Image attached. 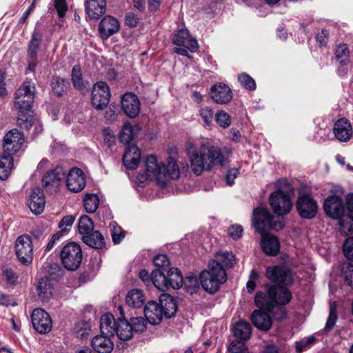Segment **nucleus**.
I'll list each match as a JSON object with an SVG mask.
<instances>
[{
    "label": "nucleus",
    "instance_id": "nucleus-1",
    "mask_svg": "<svg viewBox=\"0 0 353 353\" xmlns=\"http://www.w3.org/2000/svg\"><path fill=\"white\" fill-rule=\"evenodd\" d=\"M34 93V84L31 81L23 82L16 92L14 104L17 110V125L21 128L29 130L32 125Z\"/></svg>",
    "mask_w": 353,
    "mask_h": 353
},
{
    "label": "nucleus",
    "instance_id": "nucleus-2",
    "mask_svg": "<svg viewBox=\"0 0 353 353\" xmlns=\"http://www.w3.org/2000/svg\"><path fill=\"white\" fill-rule=\"evenodd\" d=\"M286 285L267 283L263 290L258 291L254 296V303L259 308L273 312L276 306H285L292 299V294Z\"/></svg>",
    "mask_w": 353,
    "mask_h": 353
},
{
    "label": "nucleus",
    "instance_id": "nucleus-3",
    "mask_svg": "<svg viewBox=\"0 0 353 353\" xmlns=\"http://www.w3.org/2000/svg\"><path fill=\"white\" fill-rule=\"evenodd\" d=\"M189 159L192 172L199 176L216 165H223L225 157L220 148L206 143L202 144L198 151L189 152Z\"/></svg>",
    "mask_w": 353,
    "mask_h": 353
},
{
    "label": "nucleus",
    "instance_id": "nucleus-4",
    "mask_svg": "<svg viewBox=\"0 0 353 353\" xmlns=\"http://www.w3.org/2000/svg\"><path fill=\"white\" fill-rule=\"evenodd\" d=\"M199 280L203 290L210 294L216 292L220 286L226 282L227 274L221 264L216 260L209 263L208 270L200 273Z\"/></svg>",
    "mask_w": 353,
    "mask_h": 353
},
{
    "label": "nucleus",
    "instance_id": "nucleus-5",
    "mask_svg": "<svg viewBox=\"0 0 353 353\" xmlns=\"http://www.w3.org/2000/svg\"><path fill=\"white\" fill-rule=\"evenodd\" d=\"M252 225L256 231L263 235L270 230H280L284 227L283 217L275 216L265 208H256L253 211Z\"/></svg>",
    "mask_w": 353,
    "mask_h": 353
},
{
    "label": "nucleus",
    "instance_id": "nucleus-6",
    "mask_svg": "<svg viewBox=\"0 0 353 353\" xmlns=\"http://www.w3.org/2000/svg\"><path fill=\"white\" fill-rule=\"evenodd\" d=\"M152 283L157 288L165 292L170 288L174 290L181 288L183 278L181 272L176 268H170L165 272L154 270L152 272Z\"/></svg>",
    "mask_w": 353,
    "mask_h": 353
},
{
    "label": "nucleus",
    "instance_id": "nucleus-7",
    "mask_svg": "<svg viewBox=\"0 0 353 353\" xmlns=\"http://www.w3.org/2000/svg\"><path fill=\"white\" fill-rule=\"evenodd\" d=\"M145 170L137 176V179L143 183L147 179L155 180L160 185H165V165L158 162L154 155H150L147 157L145 162Z\"/></svg>",
    "mask_w": 353,
    "mask_h": 353
},
{
    "label": "nucleus",
    "instance_id": "nucleus-8",
    "mask_svg": "<svg viewBox=\"0 0 353 353\" xmlns=\"http://www.w3.org/2000/svg\"><path fill=\"white\" fill-rule=\"evenodd\" d=\"M60 258L63 267L69 271H75L82 262L83 253L79 244L70 242L60 252Z\"/></svg>",
    "mask_w": 353,
    "mask_h": 353
},
{
    "label": "nucleus",
    "instance_id": "nucleus-9",
    "mask_svg": "<svg viewBox=\"0 0 353 353\" xmlns=\"http://www.w3.org/2000/svg\"><path fill=\"white\" fill-rule=\"evenodd\" d=\"M325 213L333 219L339 221L340 230L344 231L347 228L345 207L343 199L339 196H330L324 201Z\"/></svg>",
    "mask_w": 353,
    "mask_h": 353
},
{
    "label": "nucleus",
    "instance_id": "nucleus-10",
    "mask_svg": "<svg viewBox=\"0 0 353 353\" xmlns=\"http://www.w3.org/2000/svg\"><path fill=\"white\" fill-rule=\"evenodd\" d=\"M173 43L177 46L174 52L183 56H187L188 51L194 52L199 48L196 39L190 35L187 29L178 31L173 38Z\"/></svg>",
    "mask_w": 353,
    "mask_h": 353
},
{
    "label": "nucleus",
    "instance_id": "nucleus-11",
    "mask_svg": "<svg viewBox=\"0 0 353 353\" xmlns=\"http://www.w3.org/2000/svg\"><path fill=\"white\" fill-rule=\"evenodd\" d=\"M66 174V170L60 166L46 172L42 178L43 188L48 193L54 194L57 192L61 182L65 179Z\"/></svg>",
    "mask_w": 353,
    "mask_h": 353
},
{
    "label": "nucleus",
    "instance_id": "nucleus-12",
    "mask_svg": "<svg viewBox=\"0 0 353 353\" xmlns=\"http://www.w3.org/2000/svg\"><path fill=\"white\" fill-rule=\"evenodd\" d=\"M15 252L20 263L30 265L33 260V245L30 237L23 234L17 238L15 242Z\"/></svg>",
    "mask_w": 353,
    "mask_h": 353
},
{
    "label": "nucleus",
    "instance_id": "nucleus-13",
    "mask_svg": "<svg viewBox=\"0 0 353 353\" xmlns=\"http://www.w3.org/2000/svg\"><path fill=\"white\" fill-rule=\"evenodd\" d=\"M270 204L277 214L276 216L282 217L283 215L288 214L292 208L291 199L283 191L278 190L272 192L270 196Z\"/></svg>",
    "mask_w": 353,
    "mask_h": 353
},
{
    "label": "nucleus",
    "instance_id": "nucleus-14",
    "mask_svg": "<svg viewBox=\"0 0 353 353\" xmlns=\"http://www.w3.org/2000/svg\"><path fill=\"white\" fill-rule=\"evenodd\" d=\"M111 94L108 84L103 81L94 84L92 94L91 103L92 106L98 110H103L110 101Z\"/></svg>",
    "mask_w": 353,
    "mask_h": 353
},
{
    "label": "nucleus",
    "instance_id": "nucleus-15",
    "mask_svg": "<svg viewBox=\"0 0 353 353\" xmlns=\"http://www.w3.org/2000/svg\"><path fill=\"white\" fill-rule=\"evenodd\" d=\"M296 208L301 218L312 219L317 213L318 205L316 201L311 196L302 194L297 199Z\"/></svg>",
    "mask_w": 353,
    "mask_h": 353
},
{
    "label": "nucleus",
    "instance_id": "nucleus-16",
    "mask_svg": "<svg viewBox=\"0 0 353 353\" xmlns=\"http://www.w3.org/2000/svg\"><path fill=\"white\" fill-rule=\"evenodd\" d=\"M265 275L270 281L274 283L273 284L291 285L293 282L291 272L285 267L268 266L266 268Z\"/></svg>",
    "mask_w": 353,
    "mask_h": 353
},
{
    "label": "nucleus",
    "instance_id": "nucleus-17",
    "mask_svg": "<svg viewBox=\"0 0 353 353\" xmlns=\"http://www.w3.org/2000/svg\"><path fill=\"white\" fill-rule=\"evenodd\" d=\"M23 134L17 129H12L6 134L3 141V151L13 155L19 152L23 143Z\"/></svg>",
    "mask_w": 353,
    "mask_h": 353
},
{
    "label": "nucleus",
    "instance_id": "nucleus-18",
    "mask_svg": "<svg viewBox=\"0 0 353 353\" xmlns=\"http://www.w3.org/2000/svg\"><path fill=\"white\" fill-rule=\"evenodd\" d=\"M31 318L32 325L39 333L46 334L51 330L52 320L49 314L43 309H34Z\"/></svg>",
    "mask_w": 353,
    "mask_h": 353
},
{
    "label": "nucleus",
    "instance_id": "nucleus-19",
    "mask_svg": "<svg viewBox=\"0 0 353 353\" xmlns=\"http://www.w3.org/2000/svg\"><path fill=\"white\" fill-rule=\"evenodd\" d=\"M120 29L118 19L111 15L105 16L98 26V31L102 40H107Z\"/></svg>",
    "mask_w": 353,
    "mask_h": 353
},
{
    "label": "nucleus",
    "instance_id": "nucleus-20",
    "mask_svg": "<svg viewBox=\"0 0 353 353\" xmlns=\"http://www.w3.org/2000/svg\"><path fill=\"white\" fill-rule=\"evenodd\" d=\"M66 185L74 192L81 191L85 186V179L83 172L77 168H72L66 174Z\"/></svg>",
    "mask_w": 353,
    "mask_h": 353
},
{
    "label": "nucleus",
    "instance_id": "nucleus-21",
    "mask_svg": "<svg viewBox=\"0 0 353 353\" xmlns=\"http://www.w3.org/2000/svg\"><path fill=\"white\" fill-rule=\"evenodd\" d=\"M121 108L130 118H135L140 112V102L137 95L127 92L122 96Z\"/></svg>",
    "mask_w": 353,
    "mask_h": 353
},
{
    "label": "nucleus",
    "instance_id": "nucleus-22",
    "mask_svg": "<svg viewBox=\"0 0 353 353\" xmlns=\"http://www.w3.org/2000/svg\"><path fill=\"white\" fill-rule=\"evenodd\" d=\"M271 312L261 308L254 310L251 315L252 323L260 330H269L272 325V319L270 316Z\"/></svg>",
    "mask_w": 353,
    "mask_h": 353
},
{
    "label": "nucleus",
    "instance_id": "nucleus-23",
    "mask_svg": "<svg viewBox=\"0 0 353 353\" xmlns=\"http://www.w3.org/2000/svg\"><path fill=\"white\" fill-rule=\"evenodd\" d=\"M28 205L30 210L35 214H40L43 212L46 200L43 191L41 188L32 189Z\"/></svg>",
    "mask_w": 353,
    "mask_h": 353
},
{
    "label": "nucleus",
    "instance_id": "nucleus-24",
    "mask_svg": "<svg viewBox=\"0 0 353 353\" xmlns=\"http://www.w3.org/2000/svg\"><path fill=\"white\" fill-rule=\"evenodd\" d=\"M210 96L215 103L220 104L227 103L232 99V93L230 87L221 83L212 87Z\"/></svg>",
    "mask_w": 353,
    "mask_h": 353
},
{
    "label": "nucleus",
    "instance_id": "nucleus-25",
    "mask_svg": "<svg viewBox=\"0 0 353 353\" xmlns=\"http://www.w3.org/2000/svg\"><path fill=\"white\" fill-rule=\"evenodd\" d=\"M85 11L90 19H99L106 11V0H85Z\"/></svg>",
    "mask_w": 353,
    "mask_h": 353
},
{
    "label": "nucleus",
    "instance_id": "nucleus-26",
    "mask_svg": "<svg viewBox=\"0 0 353 353\" xmlns=\"http://www.w3.org/2000/svg\"><path fill=\"white\" fill-rule=\"evenodd\" d=\"M144 315L150 323L152 325L160 323L163 314L159 303L154 301L148 302L144 307Z\"/></svg>",
    "mask_w": 353,
    "mask_h": 353
},
{
    "label": "nucleus",
    "instance_id": "nucleus-27",
    "mask_svg": "<svg viewBox=\"0 0 353 353\" xmlns=\"http://www.w3.org/2000/svg\"><path fill=\"white\" fill-rule=\"evenodd\" d=\"M334 133L336 138L341 142L350 140L352 129L349 121L345 118L339 119L334 124Z\"/></svg>",
    "mask_w": 353,
    "mask_h": 353
},
{
    "label": "nucleus",
    "instance_id": "nucleus-28",
    "mask_svg": "<svg viewBox=\"0 0 353 353\" xmlns=\"http://www.w3.org/2000/svg\"><path fill=\"white\" fill-rule=\"evenodd\" d=\"M110 336L103 334L97 335L92 340V347L98 353H111L114 348V343Z\"/></svg>",
    "mask_w": 353,
    "mask_h": 353
},
{
    "label": "nucleus",
    "instance_id": "nucleus-29",
    "mask_svg": "<svg viewBox=\"0 0 353 353\" xmlns=\"http://www.w3.org/2000/svg\"><path fill=\"white\" fill-rule=\"evenodd\" d=\"M141 159V151L137 145H129L123 157L124 165L129 170L136 169Z\"/></svg>",
    "mask_w": 353,
    "mask_h": 353
},
{
    "label": "nucleus",
    "instance_id": "nucleus-30",
    "mask_svg": "<svg viewBox=\"0 0 353 353\" xmlns=\"http://www.w3.org/2000/svg\"><path fill=\"white\" fill-rule=\"evenodd\" d=\"M159 304L165 317L171 318L175 315L177 304L172 296L168 294H161L159 297Z\"/></svg>",
    "mask_w": 353,
    "mask_h": 353
},
{
    "label": "nucleus",
    "instance_id": "nucleus-31",
    "mask_svg": "<svg viewBox=\"0 0 353 353\" xmlns=\"http://www.w3.org/2000/svg\"><path fill=\"white\" fill-rule=\"evenodd\" d=\"M262 236L261 247L263 252L269 256H276L280 250V242L279 239L273 235Z\"/></svg>",
    "mask_w": 353,
    "mask_h": 353
},
{
    "label": "nucleus",
    "instance_id": "nucleus-32",
    "mask_svg": "<svg viewBox=\"0 0 353 353\" xmlns=\"http://www.w3.org/2000/svg\"><path fill=\"white\" fill-rule=\"evenodd\" d=\"M116 327H117V321H115L112 314H105L101 317L100 330L101 334L114 336L116 332Z\"/></svg>",
    "mask_w": 353,
    "mask_h": 353
},
{
    "label": "nucleus",
    "instance_id": "nucleus-33",
    "mask_svg": "<svg viewBox=\"0 0 353 353\" xmlns=\"http://www.w3.org/2000/svg\"><path fill=\"white\" fill-rule=\"evenodd\" d=\"M115 334L121 341H128L133 335L132 327L124 316H119L117 319Z\"/></svg>",
    "mask_w": 353,
    "mask_h": 353
},
{
    "label": "nucleus",
    "instance_id": "nucleus-34",
    "mask_svg": "<svg viewBox=\"0 0 353 353\" xmlns=\"http://www.w3.org/2000/svg\"><path fill=\"white\" fill-rule=\"evenodd\" d=\"M37 292L40 299L43 302L48 301L52 297L54 285L48 277H42L37 285Z\"/></svg>",
    "mask_w": 353,
    "mask_h": 353
},
{
    "label": "nucleus",
    "instance_id": "nucleus-35",
    "mask_svg": "<svg viewBox=\"0 0 353 353\" xmlns=\"http://www.w3.org/2000/svg\"><path fill=\"white\" fill-rule=\"evenodd\" d=\"M43 270L50 281H58L64 275L65 271L57 263L47 262L43 264Z\"/></svg>",
    "mask_w": 353,
    "mask_h": 353
},
{
    "label": "nucleus",
    "instance_id": "nucleus-36",
    "mask_svg": "<svg viewBox=\"0 0 353 353\" xmlns=\"http://www.w3.org/2000/svg\"><path fill=\"white\" fill-rule=\"evenodd\" d=\"M252 327L249 323L239 321L233 327V333L236 338L239 339V341L243 343L250 339L251 336Z\"/></svg>",
    "mask_w": 353,
    "mask_h": 353
},
{
    "label": "nucleus",
    "instance_id": "nucleus-37",
    "mask_svg": "<svg viewBox=\"0 0 353 353\" xmlns=\"http://www.w3.org/2000/svg\"><path fill=\"white\" fill-rule=\"evenodd\" d=\"M145 296L143 292L139 289H133L128 292L126 295L125 301L130 306L135 308H139L145 303Z\"/></svg>",
    "mask_w": 353,
    "mask_h": 353
},
{
    "label": "nucleus",
    "instance_id": "nucleus-38",
    "mask_svg": "<svg viewBox=\"0 0 353 353\" xmlns=\"http://www.w3.org/2000/svg\"><path fill=\"white\" fill-rule=\"evenodd\" d=\"M13 157L10 154L0 156V179L5 180L10 175L13 167Z\"/></svg>",
    "mask_w": 353,
    "mask_h": 353
},
{
    "label": "nucleus",
    "instance_id": "nucleus-39",
    "mask_svg": "<svg viewBox=\"0 0 353 353\" xmlns=\"http://www.w3.org/2000/svg\"><path fill=\"white\" fill-rule=\"evenodd\" d=\"M82 241L84 243L94 249H101L105 244L103 236L99 231H94L84 235Z\"/></svg>",
    "mask_w": 353,
    "mask_h": 353
},
{
    "label": "nucleus",
    "instance_id": "nucleus-40",
    "mask_svg": "<svg viewBox=\"0 0 353 353\" xmlns=\"http://www.w3.org/2000/svg\"><path fill=\"white\" fill-rule=\"evenodd\" d=\"M350 51L346 43H340L337 45L334 50V57L342 65H347L350 64Z\"/></svg>",
    "mask_w": 353,
    "mask_h": 353
},
{
    "label": "nucleus",
    "instance_id": "nucleus-41",
    "mask_svg": "<svg viewBox=\"0 0 353 353\" xmlns=\"http://www.w3.org/2000/svg\"><path fill=\"white\" fill-rule=\"evenodd\" d=\"M168 163L165 166V184L169 179H178L180 176V170L174 157H169L168 159Z\"/></svg>",
    "mask_w": 353,
    "mask_h": 353
},
{
    "label": "nucleus",
    "instance_id": "nucleus-42",
    "mask_svg": "<svg viewBox=\"0 0 353 353\" xmlns=\"http://www.w3.org/2000/svg\"><path fill=\"white\" fill-rule=\"evenodd\" d=\"M41 42V36L38 32H34L28 45V58H36Z\"/></svg>",
    "mask_w": 353,
    "mask_h": 353
},
{
    "label": "nucleus",
    "instance_id": "nucleus-43",
    "mask_svg": "<svg viewBox=\"0 0 353 353\" xmlns=\"http://www.w3.org/2000/svg\"><path fill=\"white\" fill-rule=\"evenodd\" d=\"M78 229L81 234L85 235L94 232V223L92 220L87 215L81 216L79 220Z\"/></svg>",
    "mask_w": 353,
    "mask_h": 353
},
{
    "label": "nucleus",
    "instance_id": "nucleus-44",
    "mask_svg": "<svg viewBox=\"0 0 353 353\" xmlns=\"http://www.w3.org/2000/svg\"><path fill=\"white\" fill-rule=\"evenodd\" d=\"M347 230L350 231L353 225V194H347L345 203Z\"/></svg>",
    "mask_w": 353,
    "mask_h": 353
},
{
    "label": "nucleus",
    "instance_id": "nucleus-45",
    "mask_svg": "<svg viewBox=\"0 0 353 353\" xmlns=\"http://www.w3.org/2000/svg\"><path fill=\"white\" fill-rule=\"evenodd\" d=\"M84 207L87 212H94L99 205V199L97 194H88L83 200Z\"/></svg>",
    "mask_w": 353,
    "mask_h": 353
},
{
    "label": "nucleus",
    "instance_id": "nucleus-46",
    "mask_svg": "<svg viewBox=\"0 0 353 353\" xmlns=\"http://www.w3.org/2000/svg\"><path fill=\"white\" fill-rule=\"evenodd\" d=\"M134 137L133 128L129 122H125L119 134V139L123 143H129Z\"/></svg>",
    "mask_w": 353,
    "mask_h": 353
},
{
    "label": "nucleus",
    "instance_id": "nucleus-47",
    "mask_svg": "<svg viewBox=\"0 0 353 353\" xmlns=\"http://www.w3.org/2000/svg\"><path fill=\"white\" fill-rule=\"evenodd\" d=\"M71 76L73 85L76 88L82 90L85 87V83L82 79L81 72L79 65H74L73 67Z\"/></svg>",
    "mask_w": 353,
    "mask_h": 353
},
{
    "label": "nucleus",
    "instance_id": "nucleus-48",
    "mask_svg": "<svg viewBox=\"0 0 353 353\" xmlns=\"http://www.w3.org/2000/svg\"><path fill=\"white\" fill-rule=\"evenodd\" d=\"M216 259L219 263H222L227 268H232L234 264V255L232 252H219L216 253Z\"/></svg>",
    "mask_w": 353,
    "mask_h": 353
},
{
    "label": "nucleus",
    "instance_id": "nucleus-49",
    "mask_svg": "<svg viewBox=\"0 0 353 353\" xmlns=\"http://www.w3.org/2000/svg\"><path fill=\"white\" fill-rule=\"evenodd\" d=\"M74 332L78 338L84 339L89 335L91 332V325L86 321H80L76 323Z\"/></svg>",
    "mask_w": 353,
    "mask_h": 353
},
{
    "label": "nucleus",
    "instance_id": "nucleus-50",
    "mask_svg": "<svg viewBox=\"0 0 353 353\" xmlns=\"http://www.w3.org/2000/svg\"><path fill=\"white\" fill-rule=\"evenodd\" d=\"M183 285H185V288L190 293H192L199 288L198 279L196 276L193 274L187 276L185 279H183Z\"/></svg>",
    "mask_w": 353,
    "mask_h": 353
},
{
    "label": "nucleus",
    "instance_id": "nucleus-51",
    "mask_svg": "<svg viewBox=\"0 0 353 353\" xmlns=\"http://www.w3.org/2000/svg\"><path fill=\"white\" fill-rule=\"evenodd\" d=\"M154 264L157 268V270H162L165 272L170 268V261L165 254H159L154 258Z\"/></svg>",
    "mask_w": 353,
    "mask_h": 353
},
{
    "label": "nucleus",
    "instance_id": "nucleus-52",
    "mask_svg": "<svg viewBox=\"0 0 353 353\" xmlns=\"http://www.w3.org/2000/svg\"><path fill=\"white\" fill-rule=\"evenodd\" d=\"M110 226L112 229V238L114 244H119L125 237V231L117 225L115 222L111 223Z\"/></svg>",
    "mask_w": 353,
    "mask_h": 353
},
{
    "label": "nucleus",
    "instance_id": "nucleus-53",
    "mask_svg": "<svg viewBox=\"0 0 353 353\" xmlns=\"http://www.w3.org/2000/svg\"><path fill=\"white\" fill-rule=\"evenodd\" d=\"M337 320L336 307L335 303H333L330 306V312L327 321L325 324V330L327 332L332 330L336 324Z\"/></svg>",
    "mask_w": 353,
    "mask_h": 353
},
{
    "label": "nucleus",
    "instance_id": "nucleus-54",
    "mask_svg": "<svg viewBox=\"0 0 353 353\" xmlns=\"http://www.w3.org/2000/svg\"><path fill=\"white\" fill-rule=\"evenodd\" d=\"M238 79L241 85L245 88L250 90H254L256 89L255 81L249 74L242 73L239 75Z\"/></svg>",
    "mask_w": 353,
    "mask_h": 353
},
{
    "label": "nucleus",
    "instance_id": "nucleus-55",
    "mask_svg": "<svg viewBox=\"0 0 353 353\" xmlns=\"http://www.w3.org/2000/svg\"><path fill=\"white\" fill-rule=\"evenodd\" d=\"M215 120L222 128H228L231 124V119L229 114L223 110L218 111L215 114Z\"/></svg>",
    "mask_w": 353,
    "mask_h": 353
},
{
    "label": "nucleus",
    "instance_id": "nucleus-56",
    "mask_svg": "<svg viewBox=\"0 0 353 353\" xmlns=\"http://www.w3.org/2000/svg\"><path fill=\"white\" fill-rule=\"evenodd\" d=\"M132 332H143L146 329L147 323L143 317H133L129 322Z\"/></svg>",
    "mask_w": 353,
    "mask_h": 353
},
{
    "label": "nucleus",
    "instance_id": "nucleus-57",
    "mask_svg": "<svg viewBox=\"0 0 353 353\" xmlns=\"http://www.w3.org/2000/svg\"><path fill=\"white\" fill-rule=\"evenodd\" d=\"M52 90L58 96L62 95L64 92V81L60 77H54L51 83Z\"/></svg>",
    "mask_w": 353,
    "mask_h": 353
},
{
    "label": "nucleus",
    "instance_id": "nucleus-58",
    "mask_svg": "<svg viewBox=\"0 0 353 353\" xmlns=\"http://www.w3.org/2000/svg\"><path fill=\"white\" fill-rule=\"evenodd\" d=\"M344 255L349 259L353 260V236L345 239L343 246Z\"/></svg>",
    "mask_w": 353,
    "mask_h": 353
},
{
    "label": "nucleus",
    "instance_id": "nucleus-59",
    "mask_svg": "<svg viewBox=\"0 0 353 353\" xmlns=\"http://www.w3.org/2000/svg\"><path fill=\"white\" fill-rule=\"evenodd\" d=\"M228 349L232 353H248L245 343L240 341H232Z\"/></svg>",
    "mask_w": 353,
    "mask_h": 353
},
{
    "label": "nucleus",
    "instance_id": "nucleus-60",
    "mask_svg": "<svg viewBox=\"0 0 353 353\" xmlns=\"http://www.w3.org/2000/svg\"><path fill=\"white\" fill-rule=\"evenodd\" d=\"M259 274L256 271L252 270L250 274V279L246 283L247 290L249 293H252L256 288V281L259 279Z\"/></svg>",
    "mask_w": 353,
    "mask_h": 353
},
{
    "label": "nucleus",
    "instance_id": "nucleus-61",
    "mask_svg": "<svg viewBox=\"0 0 353 353\" xmlns=\"http://www.w3.org/2000/svg\"><path fill=\"white\" fill-rule=\"evenodd\" d=\"M200 115L207 125H210L211 124L214 118V114L210 108L205 107L201 108L200 110Z\"/></svg>",
    "mask_w": 353,
    "mask_h": 353
},
{
    "label": "nucleus",
    "instance_id": "nucleus-62",
    "mask_svg": "<svg viewBox=\"0 0 353 353\" xmlns=\"http://www.w3.org/2000/svg\"><path fill=\"white\" fill-rule=\"evenodd\" d=\"M103 135L104 142L107 144L108 147H111L114 145L116 138L114 132L110 128H105L103 130Z\"/></svg>",
    "mask_w": 353,
    "mask_h": 353
},
{
    "label": "nucleus",
    "instance_id": "nucleus-63",
    "mask_svg": "<svg viewBox=\"0 0 353 353\" xmlns=\"http://www.w3.org/2000/svg\"><path fill=\"white\" fill-rule=\"evenodd\" d=\"M3 276L6 281L11 285H16L18 282V276L10 268H6L3 270Z\"/></svg>",
    "mask_w": 353,
    "mask_h": 353
},
{
    "label": "nucleus",
    "instance_id": "nucleus-64",
    "mask_svg": "<svg viewBox=\"0 0 353 353\" xmlns=\"http://www.w3.org/2000/svg\"><path fill=\"white\" fill-rule=\"evenodd\" d=\"M345 281L347 282L349 286L353 285V264L349 263L344 272Z\"/></svg>",
    "mask_w": 353,
    "mask_h": 353
}]
</instances>
